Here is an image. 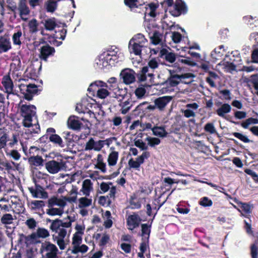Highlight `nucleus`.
<instances>
[{"instance_id":"2f4dec72","label":"nucleus","mask_w":258,"mask_h":258,"mask_svg":"<svg viewBox=\"0 0 258 258\" xmlns=\"http://www.w3.org/2000/svg\"><path fill=\"white\" fill-rule=\"evenodd\" d=\"M92 199L85 196L79 199L78 201V206L79 208H86L90 207L92 205Z\"/></svg>"},{"instance_id":"37998d69","label":"nucleus","mask_w":258,"mask_h":258,"mask_svg":"<svg viewBox=\"0 0 258 258\" xmlns=\"http://www.w3.org/2000/svg\"><path fill=\"white\" fill-rule=\"evenodd\" d=\"M33 235H36L37 237L45 238L49 236V231L44 228H38L36 232Z\"/></svg>"},{"instance_id":"473e14b6","label":"nucleus","mask_w":258,"mask_h":258,"mask_svg":"<svg viewBox=\"0 0 258 258\" xmlns=\"http://www.w3.org/2000/svg\"><path fill=\"white\" fill-rule=\"evenodd\" d=\"M96 160V168L100 169L103 173H105L106 171V164L104 162L103 156L101 154H98Z\"/></svg>"},{"instance_id":"9b49d317","label":"nucleus","mask_w":258,"mask_h":258,"mask_svg":"<svg viewBox=\"0 0 258 258\" xmlns=\"http://www.w3.org/2000/svg\"><path fill=\"white\" fill-rule=\"evenodd\" d=\"M138 80L141 82H147L148 85H151L154 84V73L149 70L148 66L144 67L138 76Z\"/></svg>"},{"instance_id":"f257e3e1","label":"nucleus","mask_w":258,"mask_h":258,"mask_svg":"<svg viewBox=\"0 0 258 258\" xmlns=\"http://www.w3.org/2000/svg\"><path fill=\"white\" fill-rule=\"evenodd\" d=\"M18 111L24 117L22 123L24 127H30L34 126L35 129H39L40 128L37 120H34V123L32 122V118L35 116L36 113V107L35 106L26 103L24 104L23 101H21L19 105Z\"/></svg>"},{"instance_id":"864d4df0","label":"nucleus","mask_w":258,"mask_h":258,"mask_svg":"<svg viewBox=\"0 0 258 258\" xmlns=\"http://www.w3.org/2000/svg\"><path fill=\"white\" fill-rule=\"evenodd\" d=\"M112 183L111 182H102L101 183L100 185V191L101 194H104L108 191L109 189V188L111 187V185H112Z\"/></svg>"},{"instance_id":"a19ab883","label":"nucleus","mask_w":258,"mask_h":258,"mask_svg":"<svg viewBox=\"0 0 258 258\" xmlns=\"http://www.w3.org/2000/svg\"><path fill=\"white\" fill-rule=\"evenodd\" d=\"M177 62L191 67H194L197 65V63L189 57H181L179 58L177 60Z\"/></svg>"},{"instance_id":"3c124183","label":"nucleus","mask_w":258,"mask_h":258,"mask_svg":"<svg viewBox=\"0 0 258 258\" xmlns=\"http://www.w3.org/2000/svg\"><path fill=\"white\" fill-rule=\"evenodd\" d=\"M28 26L31 32L35 33L38 31V22L36 19H33L29 22Z\"/></svg>"},{"instance_id":"b1692460","label":"nucleus","mask_w":258,"mask_h":258,"mask_svg":"<svg viewBox=\"0 0 258 258\" xmlns=\"http://www.w3.org/2000/svg\"><path fill=\"white\" fill-rule=\"evenodd\" d=\"M93 183L90 179H85L82 185V188L80 189V192H82L83 195L86 197H89L90 192L93 191Z\"/></svg>"},{"instance_id":"6ab92c4d","label":"nucleus","mask_w":258,"mask_h":258,"mask_svg":"<svg viewBox=\"0 0 258 258\" xmlns=\"http://www.w3.org/2000/svg\"><path fill=\"white\" fill-rule=\"evenodd\" d=\"M63 164L61 162H57L55 160L48 161L45 164V168L47 171L50 174L58 173L62 167Z\"/></svg>"},{"instance_id":"ea45409f","label":"nucleus","mask_w":258,"mask_h":258,"mask_svg":"<svg viewBox=\"0 0 258 258\" xmlns=\"http://www.w3.org/2000/svg\"><path fill=\"white\" fill-rule=\"evenodd\" d=\"M150 226L147 224L142 225V240H149L150 233Z\"/></svg>"},{"instance_id":"4d7b16f0","label":"nucleus","mask_w":258,"mask_h":258,"mask_svg":"<svg viewBox=\"0 0 258 258\" xmlns=\"http://www.w3.org/2000/svg\"><path fill=\"white\" fill-rule=\"evenodd\" d=\"M82 235L76 233L74 234L72 240L73 247H75L78 244H81L82 240Z\"/></svg>"},{"instance_id":"1a4fd4ad","label":"nucleus","mask_w":258,"mask_h":258,"mask_svg":"<svg viewBox=\"0 0 258 258\" xmlns=\"http://www.w3.org/2000/svg\"><path fill=\"white\" fill-rule=\"evenodd\" d=\"M107 84L106 83L101 81H96L91 83L88 88V91L89 92L95 91L97 87H100L97 91V96L101 99H104L107 97L109 93L108 91L104 88V87H107Z\"/></svg>"},{"instance_id":"5fc2aeb1","label":"nucleus","mask_w":258,"mask_h":258,"mask_svg":"<svg viewBox=\"0 0 258 258\" xmlns=\"http://www.w3.org/2000/svg\"><path fill=\"white\" fill-rule=\"evenodd\" d=\"M51 142L57 144L59 146L63 147L62 141L61 138L57 135H52L49 137Z\"/></svg>"},{"instance_id":"79ce46f5","label":"nucleus","mask_w":258,"mask_h":258,"mask_svg":"<svg viewBox=\"0 0 258 258\" xmlns=\"http://www.w3.org/2000/svg\"><path fill=\"white\" fill-rule=\"evenodd\" d=\"M88 250V247L85 244H78L75 247H73L72 249V253L77 254L79 252L85 253Z\"/></svg>"},{"instance_id":"58836bf2","label":"nucleus","mask_w":258,"mask_h":258,"mask_svg":"<svg viewBox=\"0 0 258 258\" xmlns=\"http://www.w3.org/2000/svg\"><path fill=\"white\" fill-rule=\"evenodd\" d=\"M111 217V213L109 211H106L103 215V218L104 220V225L106 228H109L112 225V221Z\"/></svg>"},{"instance_id":"7c9ffc66","label":"nucleus","mask_w":258,"mask_h":258,"mask_svg":"<svg viewBox=\"0 0 258 258\" xmlns=\"http://www.w3.org/2000/svg\"><path fill=\"white\" fill-rule=\"evenodd\" d=\"M28 206L32 211H37L44 206V203L42 201L34 200L28 202Z\"/></svg>"},{"instance_id":"de8ad7c7","label":"nucleus","mask_w":258,"mask_h":258,"mask_svg":"<svg viewBox=\"0 0 258 258\" xmlns=\"http://www.w3.org/2000/svg\"><path fill=\"white\" fill-rule=\"evenodd\" d=\"M159 65V59L158 58H151L150 59L147 66L149 68V70L154 73V70L158 68Z\"/></svg>"},{"instance_id":"412c9836","label":"nucleus","mask_w":258,"mask_h":258,"mask_svg":"<svg viewBox=\"0 0 258 258\" xmlns=\"http://www.w3.org/2000/svg\"><path fill=\"white\" fill-rule=\"evenodd\" d=\"M30 192L34 198L46 199L48 197L47 193L44 190V188L38 185H36L35 187H29Z\"/></svg>"},{"instance_id":"13d9d810","label":"nucleus","mask_w":258,"mask_h":258,"mask_svg":"<svg viewBox=\"0 0 258 258\" xmlns=\"http://www.w3.org/2000/svg\"><path fill=\"white\" fill-rule=\"evenodd\" d=\"M13 218L11 214H6L3 215L1 218V221L3 224H9L13 222Z\"/></svg>"},{"instance_id":"7ed1b4c3","label":"nucleus","mask_w":258,"mask_h":258,"mask_svg":"<svg viewBox=\"0 0 258 258\" xmlns=\"http://www.w3.org/2000/svg\"><path fill=\"white\" fill-rule=\"evenodd\" d=\"M148 40L144 35L137 34L130 40L128 44V49L131 53L139 55L143 50L148 48Z\"/></svg>"},{"instance_id":"680f3d73","label":"nucleus","mask_w":258,"mask_h":258,"mask_svg":"<svg viewBox=\"0 0 258 258\" xmlns=\"http://www.w3.org/2000/svg\"><path fill=\"white\" fill-rule=\"evenodd\" d=\"M249 81L252 84L253 88L258 91V74L251 75Z\"/></svg>"},{"instance_id":"cd10ccee","label":"nucleus","mask_w":258,"mask_h":258,"mask_svg":"<svg viewBox=\"0 0 258 258\" xmlns=\"http://www.w3.org/2000/svg\"><path fill=\"white\" fill-rule=\"evenodd\" d=\"M110 150L111 152L109 154L107 158L108 165L110 167L116 165L118 159V152L113 150V148L111 147Z\"/></svg>"},{"instance_id":"2eb2a0df","label":"nucleus","mask_w":258,"mask_h":258,"mask_svg":"<svg viewBox=\"0 0 258 258\" xmlns=\"http://www.w3.org/2000/svg\"><path fill=\"white\" fill-rule=\"evenodd\" d=\"M199 107L198 103L194 102L187 104L184 109H181L183 116L186 118L195 117L196 115V111Z\"/></svg>"},{"instance_id":"8fccbe9b","label":"nucleus","mask_w":258,"mask_h":258,"mask_svg":"<svg viewBox=\"0 0 258 258\" xmlns=\"http://www.w3.org/2000/svg\"><path fill=\"white\" fill-rule=\"evenodd\" d=\"M218 80V77L214 73L210 72L209 76L206 78V81L211 87L215 86V82Z\"/></svg>"},{"instance_id":"20e7f679","label":"nucleus","mask_w":258,"mask_h":258,"mask_svg":"<svg viewBox=\"0 0 258 258\" xmlns=\"http://www.w3.org/2000/svg\"><path fill=\"white\" fill-rule=\"evenodd\" d=\"M157 8L156 5L153 3L149 4L148 5V7L146 8L145 14V21L144 22V26L146 31L148 33L149 35L152 34L153 31L158 29L157 26L154 20H147V17H151L153 18L155 17V11Z\"/></svg>"},{"instance_id":"49530a36","label":"nucleus","mask_w":258,"mask_h":258,"mask_svg":"<svg viewBox=\"0 0 258 258\" xmlns=\"http://www.w3.org/2000/svg\"><path fill=\"white\" fill-rule=\"evenodd\" d=\"M44 25L47 30L52 31L56 26L54 19H49L45 21Z\"/></svg>"},{"instance_id":"423d86ee","label":"nucleus","mask_w":258,"mask_h":258,"mask_svg":"<svg viewBox=\"0 0 258 258\" xmlns=\"http://www.w3.org/2000/svg\"><path fill=\"white\" fill-rule=\"evenodd\" d=\"M42 258H58V249L56 246L50 242L41 244L40 249Z\"/></svg>"},{"instance_id":"72a5a7b5","label":"nucleus","mask_w":258,"mask_h":258,"mask_svg":"<svg viewBox=\"0 0 258 258\" xmlns=\"http://www.w3.org/2000/svg\"><path fill=\"white\" fill-rule=\"evenodd\" d=\"M60 0H48L45 3V7L48 12L52 13L55 11L57 2Z\"/></svg>"},{"instance_id":"bb28decb","label":"nucleus","mask_w":258,"mask_h":258,"mask_svg":"<svg viewBox=\"0 0 258 258\" xmlns=\"http://www.w3.org/2000/svg\"><path fill=\"white\" fill-rule=\"evenodd\" d=\"M171 100V97L169 96L159 97L155 100V106L160 110H162L166 106Z\"/></svg>"},{"instance_id":"052dcab7","label":"nucleus","mask_w":258,"mask_h":258,"mask_svg":"<svg viewBox=\"0 0 258 258\" xmlns=\"http://www.w3.org/2000/svg\"><path fill=\"white\" fill-rule=\"evenodd\" d=\"M22 32L20 30L14 34L13 36V41L14 44L20 45L21 44V41L20 40Z\"/></svg>"},{"instance_id":"4c0bfd02","label":"nucleus","mask_w":258,"mask_h":258,"mask_svg":"<svg viewBox=\"0 0 258 258\" xmlns=\"http://www.w3.org/2000/svg\"><path fill=\"white\" fill-rule=\"evenodd\" d=\"M125 95V91L122 89L116 87L113 89V97L121 100Z\"/></svg>"},{"instance_id":"a211bd4d","label":"nucleus","mask_w":258,"mask_h":258,"mask_svg":"<svg viewBox=\"0 0 258 258\" xmlns=\"http://www.w3.org/2000/svg\"><path fill=\"white\" fill-rule=\"evenodd\" d=\"M39 51L40 58L44 61H47L48 57L53 55L55 49L49 45L45 44L40 47Z\"/></svg>"},{"instance_id":"f3484780","label":"nucleus","mask_w":258,"mask_h":258,"mask_svg":"<svg viewBox=\"0 0 258 258\" xmlns=\"http://www.w3.org/2000/svg\"><path fill=\"white\" fill-rule=\"evenodd\" d=\"M141 217L136 213H134L128 216L126 218L127 228L130 230H133L138 227L141 223Z\"/></svg>"},{"instance_id":"e2e57ef3","label":"nucleus","mask_w":258,"mask_h":258,"mask_svg":"<svg viewBox=\"0 0 258 258\" xmlns=\"http://www.w3.org/2000/svg\"><path fill=\"white\" fill-rule=\"evenodd\" d=\"M75 229L76 231L75 233L83 235L84 233L85 226L83 223H77L76 225Z\"/></svg>"},{"instance_id":"6e6552de","label":"nucleus","mask_w":258,"mask_h":258,"mask_svg":"<svg viewBox=\"0 0 258 258\" xmlns=\"http://www.w3.org/2000/svg\"><path fill=\"white\" fill-rule=\"evenodd\" d=\"M19 88L25 98L29 101L32 99L33 96L37 94L38 90L37 85L22 82L19 85Z\"/></svg>"},{"instance_id":"aec40b11","label":"nucleus","mask_w":258,"mask_h":258,"mask_svg":"<svg viewBox=\"0 0 258 258\" xmlns=\"http://www.w3.org/2000/svg\"><path fill=\"white\" fill-rule=\"evenodd\" d=\"M2 83L5 89V92L8 94V96L10 94H14V85L13 80L10 75H6L3 77Z\"/></svg>"},{"instance_id":"393cba45","label":"nucleus","mask_w":258,"mask_h":258,"mask_svg":"<svg viewBox=\"0 0 258 258\" xmlns=\"http://www.w3.org/2000/svg\"><path fill=\"white\" fill-rule=\"evenodd\" d=\"M18 9L22 19L26 21L28 19L27 16L30 13V10L26 5L25 0H20Z\"/></svg>"},{"instance_id":"c85d7f7f","label":"nucleus","mask_w":258,"mask_h":258,"mask_svg":"<svg viewBox=\"0 0 258 258\" xmlns=\"http://www.w3.org/2000/svg\"><path fill=\"white\" fill-rule=\"evenodd\" d=\"M11 48L9 38L4 36L0 38V53L7 52Z\"/></svg>"},{"instance_id":"4be33fe9","label":"nucleus","mask_w":258,"mask_h":258,"mask_svg":"<svg viewBox=\"0 0 258 258\" xmlns=\"http://www.w3.org/2000/svg\"><path fill=\"white\" fill-rule=\"evenodd\" d=\"M123 81L126 84H130L135 81V72L131 69H125L121 73Z\"/></svg>"},{"instance_id":"c756f323","label":"nucleus","mask_w":258,"mask_h":258,"mask_svg":"<svg viewBox=\"0 0 258 258\" xmlns=\"http://www.w3.org/2000/svg\"><path fill=\"white\" fill-rule=\"evenodd\" d=\"M236 54H233L232 57H235L232 59V58H230V60L232 62H230L229 61H227V72H230L232 73L233 72H237V70L236 69V65L233 63L234 61H238L240 60V57L239 56V54L236 52Z\"/></svg>"},{"instance_id":"6e6d98bb","label":"nucleus","mask_w":258,"mask_h":258,"mask_svg":"<svg viewBox=\"0 0 258 258\" xmlns=\"http://www.w3.org/2000/svg\"><path fill=\"white\" fill-rule=\"evenodd\" d=\"M29 161L34 165L38 166L42 164L43 159L40 156H34L31 157L29 159Z\"/></svg>"},{"instance_id":"0e129e2a","label":"nucleus","mask_w":258,"mask_h":258,"mask_svg":"<svg viewBox=\"0 0 258 258\" xmlns=\"http://www.w3.org/2000/svg\"><path fill=\"white\" fill-rule=\"evenodd\" d=\"M146 92L143 87H139L136 89L135 93L137 98H141L145 95Z\"/></svg>"},{"instance_id":"09e8293b","label":"nucleus","mask_w":258,"mask_h":258,"mask_svg":"<svg viewBox=\"0 0 258 258\" xmlns=\"http://www.w3.org/2000/svg\"><path fill=\"white\" fill-rule=\"evenodd\" d=\"M121 107L120 111L122 114L126 113L130 109L132 106V104L129 100H126L124 102H121L119 104Z\"/></svg>"},{"instance_id":"ddd939ff","label":"nucleus","mask_w":258,"mask_h":258,"mask_svg":"<svg viewBox=\"0 0 258 258\" xmlns=\"http://www.w3.org/2000/svg\"><path fill=\"white\" fill-rule=\"evenodd\" d=\"M56 233H57L56 235H53L52 236L53 240L57 243L60 249L63 250L66 248L67 244V241L65 239L67 234V230L62 228Z\"/></svg>"},{"instance_id":"5701e85b","label":"nucleus","mask_w":258,"mask_h":258,"mask_svg":"<svg viewBox=\"0 0 258 258\" xmlns=\"http://www.w3.org/2000/svg\"><path fill=\"white\" fill-rule=\"evenodd\" d=\"M174 8L175 11L173 15L175 16H178L181 14H185L187 11L185 4L181 0H176Z\"/></svg>"},{"instance_id":"a878e982","label":"nucleus","mask_w":258,"mask_h":258,"mask_svg":"<svg viewBox=\"0 0 258 258\" xmlns=\"http://www.w3.org/2000/svg\"><path fill=\"white\" fill-rule=\"evenodd\" d=\"M67 198H63L62 199L53 197L48 200L49 206H58L61 208L63 210V208L66 206V201Z\"/></svg>"},{"instance_id":"774afa93","label":"nucleus","mask_w":258,"mask_h":258,"mask_svg":"<svg viewBox=\"0 0 258 258\" xmlns=\"http://www.w3.org/2000/svg\"><path fill=\"white\" fill-rule=\"evenodd\" d=\"M249 39L250 41H254V46H258V32H254L251 33L249 36Z\"/></svg>"},{"instance_id":"bf43d9fd","label":"nucleus","mask_w":258,"mask_h":258,"mask_svg":"<svg viewBox=\"0 0 258 258\" xmlns=\"http://www.w3.org/2000/svg\"><path fill=\"white\" fill-rule=\"evenodd\" d=\"M146 140L148 142V145L151 147H154L156 145H158L160 143V140L156 138L148 137L146 138Z\"/></svg>"},{"instance_id":"39448f33","label":"nucleus","mask_w":258,"mask_h":258,"mask_svg":"<svg viewBox=\"0 0 258 258\" xmlns=\"http://www.w3.org/2000/svg\"><path fill=\"white\" fill-rule=\"evenodd\" d=\"M96 106H97L96 104L93 105L92 103H89L87 100L84 99L82 100L81 103L77 104L76 110L79 113L85 114V118L89 116V120L91 122L96 124L98 120L96 118L94 112L91 110V109H92L93 107L95 108Z\"/></svg>"},{"instance_id":"a18cd8bd","label":"nucleus","mask_w":258,"mask_h":258,"mask_svg":"<svg viewBox=\"0 0 258 258\" xmlns=\"http://www.w3.org/2000/svg\"><path fill=\"white\" fill-rule=\"evenodd\" d=\"M225 49L224 45H220L218 47L215 49L212 52V55L216 59H219L224 53Z\"/></svg>"},{"instance_id":"e433bc0d","label":"nucleus","mask_w":258,"mask_h":258,"mask_svg":"<svg viewBox=\"0 0 258 258\" xmlns=\"http://www.w3.org/2000/svg\"><path fill=\"white\" fill-rule=\"evenodd\" d=\"M55 206H49L46 213L50 216L61 215L63 213V210L61 208H55Z\"/></svg>"},{"instance_id":"f704fd0d","label":"nucleus","mask_w":258,"mask_h":258,"mask_svg":"<svg viewBox=\"0 0 258 258\" xmlns=\"http://www.w3.org/2000/svg\"><path fill=\"white\" fill-rule=\"evenodd\" d=\"M149 35L152 43L155 45L158 44L162 41L163 36L157 30L153 31L152 34Z\"/></svg>"},{"instance_id":"dca6fc26","label":"nucleus","mask_w":258,"mask_h":258,"mask_svg":"<svg viewBox=\"0 0 258 258\" xmlns=\"http://www.w3.org/2000/svg\"><path fill=\"white\" fill-rule=\"evenodd\" d=\"M181 68L179 67L175 70L174 69L168 70L170 77L168 78L166 82L167 85H169L171 87H174L177 86L180 82H181L180 75L175 74L176 72L177 71L179 72Z\"/></svg>"},{"instance_id":"69168bd1","label":"nucleus","mask_w":258,"mask_h":258,"mask_svg":"<svg viewBox=\"0 0 258 258\" xmlns=\"http://www.w3.org/2000/svg\"><path fill=\"white\" fill-rule=\"evenodd\" d=\"M244 172L248 175L251 176L254 181L258 182V175L255 172L248 168L245 169Z\"/></svg>"},{"instance_id":"c03bdc74","label":"nucleus","mask_w":258,"mask_h":258,"mask_svg":"<svg viewBox=\"0 0 258 258\" xmlns=\"http://www.w3.org/2000/svg\"><path fill=\"white\" fill-rule=\"evenodd\" d=\"M237 204L244 214L249 215L251 213V207L249 204L239 202Z\"/></svg>"},{"instance_id":"c9c22d12","label":"nucleus","mask_w":258,"mask_h":258,"mask_svg":"<svg viewBox=\"0 0 258 258\" xmlns=\"http://www.w3.org/2000/svg\"><path fill=\"white\" fill-rule=\"evenodd\" d=\"M181 82L184 84H190L194 81L196 75L193 73H187L180 75Z\"/></svg>"},{"instance_id":"0eeeda50","label":"nucleus","mask_w":258,"mask_h":258,"mask_svg":"<svg viewBox=\"0 0 258 258\" xmlns=\"http://www.w3.org/2000/svg\"><path fill=\"white\" fill-rule=\"evenodd\" d=\"M91 123L87 119H80L76 116H71L68 120V127L71 129H80L82 127L89 129L91 127Z\"/></svg>"},{"instance_id":"4468645a","label":"nucleus","mask_w":258,"mask_h":258,"mask_svg":"<svg viewBox=\"0 0 258 258\" xmlns=\"http://www.w3.org/2000/svg\"><path fill=\"white\" fill-rule=\"evenodd\" d=\"M150 156V153L147 151L144 152L141 155L137 157L136 160L133 158L129 160L128 166L131 168L139 170L141 164H143L145 160L148 159Z\"/></svg>"},{"instance_id":"338daca9","label":"nucleus","mask_w":258,"mask_h":258,"mask_svg":"<svg viewBox=\"0 0 258 258\" xmlns=\"http://www.w3.org/2000/svg\"><path fill=\"white\" fill-rule=\"evenodd\" d=\"M170 37H171L173 41L175 43L179 42L182 37L181 35L179 33L176 32H172Z\"/></svg>"},{"instance_id":"9d476101","label":"nucleus","mask_w":258,"mask_h":258,"mask_svg":"<svg viewBox=\"0 0 258 258\" xmlns=\"http://www.w3.org/2000/svg\"><path fill=\"white\" fill-rule=\"evenodd\" d=\"M48 221L51 223L50 226V229L53 232H58L62 228L65 229L71 227L73 221L70 217H68L67 219L63 220L56 219L52 221L49 220Z\"/></svg>"},{"instance_id":"603ef678","label":"nucleus","mask_w":258,"mask_h":258,"mask_svg":"<svg viewBox=\"0 0 258 258\" xmlns=\"http://www.w3.org/2000/svg\"><path fill=\"white\" fill-rule=\"evenodd\" d=\"M258 123V119L253 117H249L243 121L241 123V126L243 128H247L250 124Z\"/></svg>"},{"instance_id":"f03ea898","label":"nucleus","mask_w":258,"mask_h":258,"mask_svg":"<svg viewBox=\"0 0 258 258\" xmlns=\"http://www.w3.org/2000/svg\"><path fill=\"white\" fill-rule=\"evenodd\" d=\"M121 55L117 48L111 47L98 57L96 59V63L99 69L107 68L114 65L118 61L119 55Z\"/></svg>"},{"instance_id":"f8f14e48","label":"nucleus","mask_w":258,"mask_h":258,"mask_svg":"<svg viewBox=\"0 0 258 258\" xmlns=\"http://www.w3.org/2000/svg\"><path fill=\"white\" fill-rule=\"evenodd\" d=\"M21 68V61L19 58H16L13 60V62L11 64V70L10 72V76L12 80L15 81L18 80L19 81H22L25 82V80H21L20 77H21V73L19 72Z\"/></svg>"}]
</instances>
